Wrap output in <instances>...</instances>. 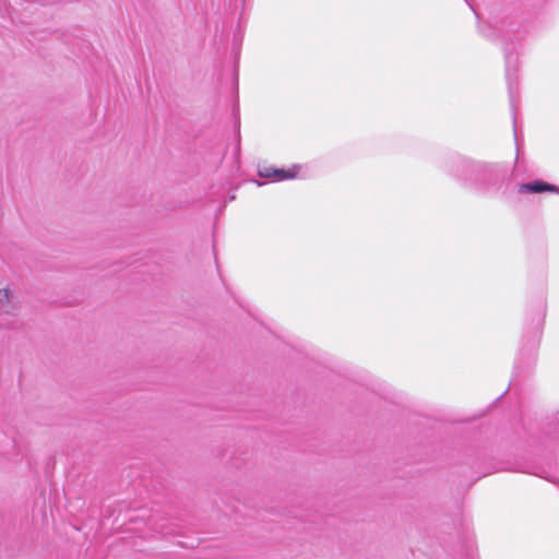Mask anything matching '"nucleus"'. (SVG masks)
<instances>
[{
  "mask_svg": "<svg viewBox=\"0 0 559 559\" xmlns=\"http://www.w3.org/2000/svg\"><path fill=\"white\" fill-rule=\"evenodd\" d=\"M10 297L8 289H0V302L8 301Z\"/></svg>",
  "mask_w": 559,
  "mask_h": 559,
  "instance_id": "obj_4",
  "label": "nucleus"
},
{
  "mask_svg": "<svg viewBox=\"0 0 559 559\" xmlns=\"http://www.w3.org/2000/svg\"><path fill=\"white\" fill-rule=\"evenodd\" d=\"M260 177L263 178H275L276 179V168L273 167H263L259 170Z\"/></svg>",
  "mask_w": 559,
  "mask_h": 559,
  "instance_id": "obj_3",
  "label": "nucleus"
},
{
  "mask_svg": "<svg viewBox=\"0 0 559 559\" xmlns=\"http://www.w3.org/2000/svg\"><path fill=\"white\" fill-rule=\"evenodd\" d=\"M520 193H542V192H554L559 193V187L544 182V181H532L523 183L519 187Z\"/></svg>",
  "mask_w": 559,
  "mask_h": 559,
  "instance_id": "obj_1",
  "label": "nucleus"
},
{
  "mask_svg": "<svg viewBox=\"0 0 559 559\" xmlns=\"http://www.w3.org/2000/svg\"><path fill=\"white\" fill-rule=\"evenodd\" d=\"M300 171V167L294 165L287 169H277L276 168V180H288L295 179Z\"/></svg>",
  "mask_w": 559,
  "mask_h": 559,
  "instance_id": "obj_2",
  "label": "nucleus"
}]
</instances>
